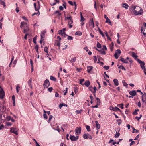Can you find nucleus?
Returning a JSON list of instances; mask_svg holds the SVG:
<instances>
[{"label":"nucleus","mask_w":146,"mask_h":146,"mask_svg":"<svg viewBox=\"0 0 146 146\" xmlns=\"http://www.w3.org/2000/svg\"><path fill=\"white\" fill-rule=\"evenodd\" d=\"M50 79L51 80H53L54 81H56V78H55L54 77H53V76H50Z\"/></svg>","instance_id":"obj_45"},{"label":"nucleus","mask_w":146,"mask_h":146,"mask_svg":"<svg viewBox=\"0 0 146 146\" xmlns=\"http://www.w3.org/2000/svg\"><path fill=\"white\" fill-rule=\"evenodd\" d=\"M20 88V87L18 86H17L16 87V89L17 92V93H18V92H19V90L18 89V88Z\"/></svg>","instance_id":"obj_63"},{"label":"nucleus","mask_w":146,"mask_h":146,"mask_svg":"<svg viewBox=\"0 0 146 146\" xmlns=\"http://www.w3.org/2000/svg\"><path fill=\"white\" fill-rule=\"evenodd\" d=\"M82 111V110H77L76 111V112L77 113V114H79Z\"/></svg>","instance_id":"obj_58"},{"label":"nucleus","mask_w":146,"mask_h":146,"mask_svg":"<svg viewBox=\"0 0 146 146\" xmlns=\"http://www.w3.org/2000/svg\"><path fill=\"white\" fill-rule=\"evenodd\" d=\"M55 14H57V16H60L61 14L59 11H56L55 12Z\"/></svg>","instance_id":"obj_38"},{"label":"nucleus","mask_w":146,"mask_h":146,"mask_svg":"<svg viewBox=\"0 0 146 146\" xmlns=\"http://www.w3.org/2000/svg\"><path fill=\"white\" fill-rule=\"evenodd\" d=\"M113 82L114 83V85L115 86H118L119 84L118 80L117 79H114L113 80Z\"/></svg>","instance_id":"obj_16"},{"label":"nucleus","mask_w":146,"mask_h":146,"mask_svg":"<svg viewBox=\"0 0 146 146\" xmlns=\"http://www.w3.org/2000/svg\"><path fill=\"white\" fill-rule=\"evenodd\" d=\"M94 90L92 91V93H95L96 92V90H97V88L95 86H94L93 88Z\"/></svg>","instance_id":"obj_54"},{"label":"nucleus","mask_w":146,"mask_h":146,"mask_svg":"<svg viewBox=\"0 0 146 146\" xmlns=\"http://www.w3.org/2000/svg\"><path fill=\"white\" fill-rule=\"evenodd\" d=\"M137 62L140 64V66L143 70L144 72V74L146 75V68L144 66L145 63L143 61H141L139 59H137Z\"/></svg>","instance_id":"obj_4"},{"label":"nucleus","mask_w":146,"mask_h":146,"mask_svg":"<svg viewBox=\"0 0 146 146\" xmlns=\"http://www.w3.org/2000/svg\"><path fill=\"white\" fill-rule=\"evenodd\" d=\"M43 116L44 118L46 119L48 118V117L46 113H44L43 114Z\"/></svg>","instance_id":"obj_61"},{"label":"nucleus","mask_w":146,"mask_h":146,"mask_svg":"<svg viewBox=\"0 0 146 146\" xmlns=\"http://www.w3.org/2000/svg\"><path fill=\"white\" fill-rule=\"evenodd\" d=\"M96 49L97 50L100 51L102 54H106L105 51L103 50V49H102L100 50H99L97 49Z\"/></svg>","instance_id":"obj_26"},{"label":"nucleus","mask_w":146,"mask_h":146,"mask_svg":"<svg viewBox=\"0 0 146 146\" xmlns=\"http://www.w3.org/2000/svg\"><path fill=\"white\" fill-rule=\"evenodd\" d=\"M139 110L138 109L135 110L134 112L133 113V114L134 115H136L137 114V111H139Z\"/></svg>","instance_id":"obj_51"},{"label":"nucleus","mask_w":146,"mask_h":146,"mask_svg":"<svg viewBox=\"0 0 146 146\" xmlns=\"http://www.w3.org/2000/svg\"><path fill=\"white\" fill-rule=\"evenodd\" d=\"M93 67L92 66H88L87 67V72L90 73L93 69Z\"/></svg>","instance_id":"obj_24"},{"label":"nucleus","mask_w":146,"mask_h":146,"mask_svg":"<svg viewBox=\"0 0 146 146\" xmlns=\"http://www.w3.org/2000/svg\"><path fill=\"white\" fill-rule=\"evenodd\" d=\"M120 133H117L116 131V134H115L114 137L115 138H118L120 136Z\"/></svg>","instance_id":"obj_39"},{"label":"nucleus","mask_w":146,"mask_h":146,"mask_svg":"<svg viewBox=\"0 0 146 146\" xmlns=\"http://www.w3.org/2000/svg\"><path fill=\"white\" fill-rule=\"evenodd\" d=\"M121 59H120V60L121 61L125 63H128V61L126 60V59L122 58L121 57Z\"/></svg>","instance_id":"obj_22"},{"label":"nucleus","mask_w":146,"mask_h":146,"mask_svg":"<svg viewBox=\"0 0 146 146\" xmlns=\"http://www.w3.org/2000/svg\"><path fill=\"white\" fill-rule=\"evenodd\" d=\"M143 13V11L142 8L139 7H137L136 10L135 11L134 14L136 15H142Z\"/></svg>","instance_id":"obj_2"},{"label":"nucleus","mask_w":146,"mask_h":146,"mask_svg":"<svg viewBox=\"0 0 146 146\" xmlns=\"http://www.w3.org/2000/svg\"><path fill=\"white\" fill-rule=\"evenodd\" d=\"M95 122L96 124V127L98 129H100V124L98 123V122L97 121H96Z\"/></svg>","instance_id":"obj_25"},{"label":"nucleus","mask_w":146,"mask_h":146,"mask_svg":"<svg viewBox=\"0 0 146 146\" xmlns=\"http://www.w3.org/2000/svg\"><path fill=\"white\" fill-rule=\"evenodd\" d=\"M121 52V51L119 49H117L115 51V53L114 56L116 59L118 58Z\"/></svg>","instance_id":"obj_6"},{"label":"nucleus","mask_w":146,"mask_h":146,"mask_svg":"<svg viewBox=\"0 0 146 146\" xmlns=\"http://www.w3.org/2000/svg\"><path fill=\"white\" fill-rule=\"evenodd\" d=\"M62 126L65 129H66L67 128V125L66 124H63L62 125Z\"/></svg>","instance_id":"obj_64"},{"label":"nucleus","mask_w":146,"mask_h":146,"mask_svg":"<svg viewBox=\"0 0 146 146\" xmlns=\"http://www.w3.org/2000/svg\"><path fill=\"white\" fill-rule=\"evenodd\" d=\"M132 56L135 59H136L138 57V56L134 52H132Z\"/></svg>","instance_id":"obj_28"},{"label":"nucleus","mask_w":146,"mask_h":146,"mask_svg":"<svg viewBox=\"0 0 146 146\" xmlns=\"http://www.w3.org/2000/svg\"><path fill=\"white\" fill-rule=\"evenodd\" d=\"M60 41H59L58 40H56L55 41V43L54 45L58 46L59 47L60 46Z\"/></svg>","instance_id":"obj_17"},{"label":"nucleus","mask_w":146,"mask_h":146,"mask_svg":"<svg viewBox=\"0 0 146 146\" xmlns=\"http://www.w3.org/2000/svg\"><path fill=\"white\" fill-rule=\"evenodd\" d=\"M130 94L133 96H134L136 94V92L135 90H133L129 92Z\"/></svg>","instance_id":"obj_18"},{"label":"nucleus","mask_w":146,"mask_h":146,"mask_svg":"<svg viewBox=\"0 0 146 146\" xmlns=\"http://www.w3.org/2000/svg\"><path fill=\"white\" fill-rule=\"evenodd\" d=\"M0 4L3 5L4 7H5L6 6L5 3L2 0H0Z\"/></svg>","instance_id":"obj_29"},{"label":"nucleus","mask_w":146,"mask_h":146,"mask_svg":"<svg viewBox=\"0 0 146 146\" xmlns=\"http://www.w3.org/2000/svg\"><path fill=\"white\" fill-rule=\"evenodd\" d=\"M117 106L120 107L122 109H123L124 108L123 104V103L118 104Z\"/></svg>","instance_id":"obj_40"},{"label":"nucleus","mask_w":146,"mask_h":146,"mask_svg":"<svg viewBox=\"0 0 146 146\" xmlns=\"http://www.w3.org/2000/svg\"><path fill=\"white\" fill-rule=\"evenodd\" d=\"M113 46L114 44L113 42H112L110 45V48L111 51L113 50Z\"/></svg>","instance_id":"obj_27"},{"label":"nucleus","mask_w":146,"mask_h":146,"mask_svg":"<svg viewBox=\"0 0 146 146\" xmlns=\"http://www.w3.org/2000/svg\"><path fill=\"white\" fill-rule=\"evenodd\" d=\"M46 33V31H42L40 34L41 38H42V39H44L45 34Z\"/></svg>","instance_id":"obj_12"},{"label":"nucleus","mask_w":146,"mask_h":146,"mask_svg":"<svg viewBox=\"0 0 146 146\" xmlns=\"http://www.w3.org/2000/svg\"><path fill=\"white\" fill-rule=\"evenodd\" d=\"M98 30H99V33L101 34V35H102V36L103 37H104V35L103 32L101 31V30L99 28H98Z\"/></svg>","instance_id":"obj_34"},{"label":"nucleus","mask_w":146,"mask_h":146,"mask_svg":"<svg viewBox=\"0 0 146 146\" xmlns=\"http://www.w3.org/2000/svg\"><path fill=\"white\" fill-rule=\"evenodd\" d=\"M106 23L108 22L109 23H110V24L111 25V21L110 20V19H109L108 18H106Z\"/></svg>","instance_id":"obj_43"},{"label":"nucleus","mask_w":146,"mask_h":146,"mask_svg":"<svg viewBox=\"0 0 146 146\" xmlns=\"http://www.w3.org/2000/svg\"><path fill=\"white\" fill-rule=\"evenodd\" d=\"M86 129L88 131H90V127L88 125H86Z\"/></svg>","instance_id":"obj_52"},{"label":"nucleus","mask_w":146,"mask_h":146,"mask_svg":"<svg viewBox=\"0 0 146 146\" xmlns=\"http://www.w3.org/2000/svg\"><path fill=\"white\" fill-rule=\"evenodd\" d=\"M34 8H35V11H37V10L38 11L39 9L40 8V5L39 4V8H38V9H37L36 8V3H34Z\"/></svg>","instance_id":"obj_30"},{"label":"nucleus","mask_w":146,"mask_h":146,"mask_svg":"<svg viewBox=\"0 0 146 146\" xmlns=\"http://www.w3.org/2000/svg\"><path fill=\"white\" fill-rule=\"evenodd\" d=\"M66 36H68V37L67 38V39L68 40H73V37L70 36L68 35H66Z\"/></svg>","instance_id":"obj_41"},{"label":"nucleus","mask_w":146,"mask_h":146,"mask_svg":"<svg viewBox=\"0 0 146 146\" xmlns=\"http://www.w3.org/2000/svg\"><path fill=\"white\" fill-rule=\"evenodd\" d=\"M44 51L46 53H48V49L47 47L46 46L44 48Z\"/></svg>","instance_id":"obj_50"},{"label":"nucleus","mask_w":146,"mask_h":146,"mask_svg":"<svg viewBox=\"0 0 146 146\" xmlns=\"http://www.w3.org/2000/svg\"><path fill=\"white\" fill-rule=\"evenodd\" d=\"M113 109L114 111H121V110L119 109L118 107H114V109Z\"/></svg>","instance_id":"obj_35"},{"label":"nucleus","mask_w":146,"mask_h":146,"mask_svg":"<svg viewBox=\"0 0 146 146\" xmlns=\"http://www.w3.org/2000/svg\"><path fill=\"white\" fill-rule=\"evenodd\" d=\"M78 138L79 137L78 136H76V137L74 135H70V139L72 141H76L78 139Z\"/></svg>","instance_id":"obj_10"},{"label":"nucleus","mask_w":146,"mask_h":146,"mask_svg":"<svg viewBox=\"0 0 146 146\" xmlns=\"http://www.w3.org/2000/svg\"><path fill=\"white\" fill-rule=\"evenodd\" d=\"M97 100V102L96 103L97 104H98V105H100V100L98 98H96Z\"/></svg>","instance_id":"obj_46"},{"label":"nucleus","mask_w":146,"mask_h":146,"mask_svg":"<svg viewBox=\"0 0 146 146\" xmlns=\"http://www.w3.org/2000/svg\"><path fill=\"white\" fill-rule=\"evenodd\" d=\"M104 68L106 70H108L109 68V66H105L104 67Z\"/></svg>","instance_id":"obj_62"},{"label":"nucleus","mask_w":146,"mask_h":146,"mask_svg":"<svg viewBox=\"0 0 146 146\" xmlns=\"http://www.w3.org/2000/svg\"><path fill=\"white\" fill-rule=\"evenodd\" d=\"M65 19L68 21L69 27V28H72L73 26L72 24L73 23V21L71 17L69 15V17H65Z\"/></svg>","instance_id":"obj_1"},{"label":"nucleus","mask_w":146,"mask_h":146,"mask_svg":"<svg viewBox=\"0 0 146 146\" xmlns=\"http://www.w3.org/2000/svg\"><path fill=\"white\" fill-rule=\"evenodd\" d=\"M93 57L94 58V62L95 63H96L97 62V58L96 56H94Z\"/></svg>","instance_id":"obj_59"},{"label":"nucleus","mask_w":146,"mask_h":146,"mask_svg":"<svg viewBox=\"0 0 146 146\" xmlns=\"http://www.w3.org/2000/svg\"><path fill=\"white\" fill-rule=\"evenodd\" d=\"M122 82L124 86H127L128 85V84H127L125 80H123Z\"/></svg>","instance_id":"obj_48"},{"label":"nucleus","mask_w":146,"mask_h":146,"mask_svg":"<svg viewBox=\"0 0 146 146\" xmlns=\"http://www.w3.org/2000/svg\"><path fill=\"white\" fill-rule=\"evenodd\" d=\"M5 93L3 89L0 86V98L3 99Z\"/></svg>","instance_id":"obj_11"},{"label":"nucleus","mask_w":146,"mask_h":146,"mask_svg":"<svg viewBox=\"0 0 146 146\" xmlns=\"http://www.w3.org/2000/svg\"><path fill=\"white\" fill-rule=\"evenodd\" d=\"M76 60V57H74V58H71V59L70 60V62L72 63V65H73V62H74Z\"/></svg>","instance_id":"obj_32"},{"label":"nucleus","mask_w":146,"mask_h":146,"mask_svg":"<svg viewBox=\"0 0 146 146\" xmlns=\"http://www.w3.org/2000/svg\"><path fill=\"white\" fill-rule=\"evenodd\" d=\"M137 6H132L130 8L131 11L133 12V13H135V11L136 10V8Z\"/></svg>","instance_id":"obj_13"},{"label":"nucleus","mask_w":146,"mask_h":146,"mask_svg":"<svg viewBox=\"0 0 146 146\" xmlns=\"http://www.w3.org/2000/svg\"><path fill=\"white\" fill-rule=\"evenodd\" d=\"M53 90V88L50 87L48 88V90L50 92H51Z\"/></svg>","instance_id":"obj_56"},{"label":"nucleus","mask_w":146,"mask_h":146,"mask_svg":"<svg viewBox=\"0 0 146 146\" xmlns=\"http://www.w3.org/2000/svg\"><path fill=\"white\" fill-rule=\"evenodd\" d=\"M80 16L81 20L80 21L82 22L85 20V19L84 18V17L82 16L81 12H80Z\"/></svg>","instance_id":"obj_33"},{"label":"nucleus","mask_w":146,"mask_h":146,"mask_svg":"<svg viewBox=\"0 0 146 146\" xmlns=\"http://www.w3.org/2000/svg\"><path fill=\"white\" fill-rule=\"evenodd\" d=\"M18 131L17 129L15 127H12L10 129V131L16 135L18 134Z\"/></svg>","instance_id":"obj_5"},{"label":"nucleus","mask_w":146,"mask_h":146,"mask_svg":"<svg viewBox=\"0 0 146 146\" xmlns=\"http://www.w3.org/2000/svg\"><path fill=\"white\" fill-rule=\"evenodd\" d=\"M50 83L48 79H46L44 82L43 86L44 88H47L50 85Z\"/></svg>","instance_id":"obj_8"},{"label":"nucleus","mask_w":146,"mask_h":146,"mask_svg":"<svg viewBox=\"0 0 146 146\" xmlns=\"http://www.w3.org/2000/svg\"><path fill=\"white\" fill-rule=\"evenodd\" d=\"M63 106L67 107V105L66 104L64 103L60 104L59 105V107L60 109Z\"/></svg>","instance_id":"obj_31"},{"label":"nucleus","mask_w":146,"mask_h":146,"mask_svg":"<svg viewBox=\"0 0 146 146\" xmlns=\"http://www.w3.org/2000/svg\"><path fill=\"white\" fill-rule=\"evenodd\" d=\"M20 27L21 28L26 27V28H24V29L23 32L25 33L27 32L29 30V29L27 27V24L25 22H22L21 24Z\"/></svg>","instance_id":"obj_3"},{"label":"nucleus","mask_w":146,"mask_h":146,"mask_svg":"<svg viewBox=\"0 0 146 146\" xmlns=\"http://www.w3.org/2000/svg\"><path fill=\"white\" fill-rule=\"evenodd\" d=\"M119 69H121L123 70H125L126 69L123 66H119L118 67Z\"/></svg>","instance_id":"obj_44"},{"label":"nucleus","mask_w":146,"mask_h":146,"mask_svg":"<svg viewBox=\"0 0 146 146\" xmlns=\"http://www.w3.org/2000/svg\"><path fill=\"white\" fill-rule=\"evenodd\" d=\"M81 128L80 127H77L75 129V132L76 135H79L81 133Z\"/></svg>","instance_id":"obj_7"},{"label":"nucleus","mask_w":146,"mask_h":146,"mask_svg":"<svg viewBox=\"0 0 146 146\" xmlns=\"http://www.w3.org/2000/svg\"><path fill=\"white\" fill-rule=\"evenodd\" d=\"M0 109L3 111L5 109V107L4 105H2L0 106Z\"/></svg>","instance_id":"obj_53"},{"label":"nucleus","mask_w":146,"mask_h":146,"mask_svg":"<svg viewBox=\"0 0 146 146\" xmlns=\"http://www.w3.org/2000/svg\"><path fill=\"white\" fill-rule=\"evenodd\" d=\"M117 122H118V124L119 125H120L122 121L121 120V119H118V120H117Z\"/></svg>","instance_id":"obj_49"},{"label":"nucleus","mask_w":146,"mask_h":146,"mask_svg":"<svg viewBox=\"0 0 146 146\" xmlns=\"http://www.w3.org/2000/svg\"><path fill=\"white\" fill-rule=\"evenodd\" d=\"M31 83H32V79L30 78V79L29 80L28 82V83L29 86L31 88H32V85L31 84Z\"/></svg>","instance_id":"obj_21"},{"label":"nucleus","mask_w":146,"mask_h":146,"mask_svg":"<svg viewBox=\"0 0 146 146\" xmlns=\"http://www.w3.org/2000/svg\"><path fill=\"white\" fill-rule=\"evenodd\" d=\"M90 84V82L89 80L86 81L84 83V85H85L86 87H88Z\"/></svg>","instance_id":"obj_20"},{"label":"nucleus","mask_w":146,"mask_h":146,"mask_svg":"<svg viewBox=\"0 0 146 146\" xmlns=\"http://www.w3.org/2000/svg\"><path fill=\"white\" fill-rule=\"evenodd\" d=\"M38 45H36L35 47V50L37 52V53H38Z\"/></svg>","instance_id":"obj_47"},{"label":"nucleus","mask_w":146,"mask_h":146,"mask_svg":"<svg viewBox=\"0 0 146 146\" xmlns=\"http://www.w3.org/2000/svg\"><path fill=\"white\" fill-rule=\"evenodd\" d=\"M58 33L60 35H61L62 36H64V37H66V34H65V33L64 32H63L62 30H60L58 31Z\"/></svg>","instance_id":"obj_14"},{"label":"nucleus","mask_w":146,"mask_h":146,"mask_svg":"<svg viewBox=\"0 0 146 146\" xmlns=\"http://www.w3.org/2000/svg\"><path fill=\"white\" fill-rule=\"evenodd\" d=\"M97 47L98 48H100L101 47V45L98 42L97 44Z\"/></svg>","instance_id":"obj_57"},{"label":"nucleus","mask_w":146,"mask_h":146,"mask_svg":"<svg viewBox=\"0 0 146 146\" xmlns=\"http://www.w3.org/2000/svg\"><path fill=\"white\" fill-rule=\"evenodd\" d=\"M142 97V101L145 102L146 104V94L143 95Z\"/></svg>","instance_id":"obj_15"},{"label":"nucleus","mask_w":146,"mask_h":146,"mask_svg":"<svg viewBox=\"0 0 146 146\" xmlns=\"http://www.w3.org/2000/svg\"><path fill=\"white\" fill-rule=\"evenodd\" d=\"M91 28H94V21L93 19H92V20L89 24Z\"/></svg>","instance_id":"obj_19"},{"label":"nucleus","mask_w":146,"mask_h":146,"mask_svg":"<svg viewBox=\"0 0 146 146\" xmlns=\"http://www.w3.org/2000/svg\"><path fill=\"white\" fill-rule=\"evenodd\" d=\"M122 7H123L125 8L126 9H128V8L129 7V5L125 3H123L122 4Z\"/></svg>","instance_id":"obj_23"},{"label":"nucleus","mask_w":146,"mask_h":146,"mask_svg":"<svg viewBox=\"0 0 146 146\" xmlns=\"http://www.w3.org/2000/svg\"><path fill=\"white\" fill-rule=\"evenodd\" d=\"M9 120H11V121L13 122H14L15 121V120L13 119V118L12 117H11L10 116H9Z\"/></svg>","instance_id":"obj_60"},{"label":"nucleus","mask_w":146,"mask_h":146,"mask_svg":"<svg viewBox=\"0 0 146 146\" xmlns=\"http://www.w3.org/2000/svg\"><path fill=\"white\" fill-rule=\"evenodd\" d=\"M83 137L85 139L89 138L90 139H91L92 138V136L89 134H84L83 135Z\"/></svg>","instance_id":"obj_9"},{"label":"nucleus","mask_w":146,"mask_h":146,"mask_svg":"<svg viewBox=\"0 0 146 146\" xmlns=\"http://www.w3.org/2000/svg\"><path fill=\"white\" fill-rule=\"evenodd\" d=\"M74 92L75 93H76L77 92V88L76 87H74Z\"/></svg>","instance_id":"obj_55"},{"label":"nucleus","mask_w":146,"mask_h":146,"mask_svg":"<svg viewBox=\"0 0 146 146\" xmlns=\"http://www.w3.org/2000/svg\"><path fill=\"white\" fill-rule=\"evenodd\" d=\"M75 34L76 35H78L79 36H80V35H82V33L81 32H80V31H77L75 33Z\"/></svg>","instance_id":"obj_37"},{"label":"nucleus","mask_w":146,"mask_h":146,"mask_svg":"<svg viewBox=\"0 0 146 146\" xmlns=\"http://www.w3.org/2000/svg\"><path fill=\"white\" fill-rule=\"evenodd\" d=\"M37 36H36L33 38V42L35 44H36V40L37 39Z\"/></svg>","instance_id":"obj_36"},{"label":"nucleus","mask_w":146,"mask_h":146,"mask_svg":"<svg viewBox=\"0 0 146 146\" xmlns=\"http://www.w3.org/2000/svg\"><path fill=\"white\" fill-rule=\"evenodd\" d=\"M84 79H81L80 80V83L82 85H84V84L83 83V82L84 81Z\"/></svg>","instance_id":"obj_42"}]
</instances>
